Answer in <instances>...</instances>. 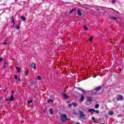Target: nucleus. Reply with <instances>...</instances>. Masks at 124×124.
Returning <instances> with one entry per match:
<instances>
[{"label": "nucleus", "instance_id": "f8f14e48", "mask_svg": "<svg viewBox=\"0 0 124 124\" xmlns=\"http://www.w3.org/2000/svg\"><path fill=\"white\" fill-rule=\"evenodd\" d=\"M8 63L6 62H4V65H3V68H6L8 65Z\"/></svg>", "mask_w": 124, "mask_h": 124}, {"label": "nucleus", "instance_id": "39448f33", "mask_svg": "<svg viewBox=\"0 0 124 124\" xmlns=\"http://www.w3.org/2000/svg\"><path fill=\"white\" fill-rule=\"evenodd\" d=\"M88 112H89V113H91L92 114H93V113H94V112H95V110H94V109L93 108H90L88 109Z\"/></svg>", "mask_w": 124, "mask_h": 124}, {"label": "nucleus", "instance_id": "f257e3e1", "mask_svg": "<svg viewBox=\"0 0 124 124\" xmlns=\"http://www.w3.org/2000/svg\"><path fill=\"white\" fill-rule=\"evenodd\" d=\"M61 120L62 122H66L67 121V117L65 114H63L61 116Z\"/></svg>", "mask_w": 124, "mask_h": 124}, {"label": "nucleus", "instance_id": "f03ea898", "mask_svg": "<svg viewBox=\"0 0 124 124\" xmlns=\"http://www.w3.org/2000/svg\"><path fill=\"white\" fill-rule=\"evenodd\" d=\"M87 105H90L92 104V98L91 97H88L87 99Z\"/></svg>", "mask_w": 124, "mask_h": 124}, {"label": "nucleus", "instance_id": "4468645a", "mask_svg": "<svg viewBox=\"0 0 124 124\" xmlns=\"http://www.w3.org/2000/svg\"><path fill=\"white\" fill-rule=\"evenodd\" d=\"M72 104L74 107H77V103H76V102H73L72 103Z\"/></svg>", "mask_w": 124, "mask_h": 124}, {"label": "nucleus", "instance_id": "58836bf2", "mask_svg": "<svg viewBox=\"0 0 124 124\" xmlns=\"http://www.w3.org/2000/svg\"><path fill=\"white\" fill-rule=\"evenodd\" d=\"M13 93H14V91H12V93L13 94Z\"/></svg>", "mask_w": 124, "mask_h": 124}, {"label": "nucleus", "instance_id": "7ed1b4c3", "mask_svg": "<svg viewBox=\"0 0 124 124\" xmlns=\"http://www.w3.org/2000/svg\"><path fill=\"white\" fill-rule=\"evenodd\" d=\"M5 100H6L7 101H13V100H14V98L13 97V94H12L9 99H6Z\"/></svg>", "mask_w": 124, "mask_h": 124}, {"label": "nucleus", "instance_id": "c756f323", "mask_svg": "<svg viewBox=\"0 0 124 124\" xmlns=\"http://www.w3.org/2000/svg\"><path fill=\"white\" fill-rule=\"evenodd\" d=\"M31 102H32V100H31L28 101V103H31Z\"/></svg>", "mask_w": 124, "mask_h": 124}, {"label": "nucleus", "instance_id": "423d86ee", "mask_svg": "<svg viewBox=\"0 0 124 124\" xmlns=\"http://www.w3.org/2000/svg\"><path fill=\"white\" fill-rule=\"evenodd\" d=\"M62 96L64 99H67L68 98V96H67V95L65 94L64 93H62Z\"/></svg>", "mask_w": 124, "mask_h": 124}, {"label": "nucleus", "instance_id": "c9c22d12", "mask_svg": "<svg viewBox=\"0 0 124 124\" xmlns=\"http://www.w3.org/2000/svg\"><path fill=\"white\" fill-rule=\"evenodd\" d=\"M95 120V118L93 117L92 118V121H94Z\"/></svg>", "mask_w": 124, "mask_h": 124}, {"label": "nucleus", "instance_id": "5701e85b", "mask_svg": "<svg viewBox=\"0 0 124 124\" xmlns=\"http://www.w3.org/2000/svg\"><path fill=\"white\" fill-rule=\"evenodd\" d=\"M84 28L85 31H88V28L86 27V25H84Z\"/></svg>", "mask_w": 124, "mask_h": 124}, {"label": "nucleus", "instance_id": "37998d69", "mask_svg": "<svg viewBox=\"0 0 124 124\" xmlns=\"http://www.w3.org/2000/svg\"><path fill=\"white\" fill-rule=\"evenodd\" d=\"M64 92H65V91H64Z\"/></svg>", "mask_w": 124, "mask_h": 124}, {"label": "nucleus", "instance_id": "79ce46f5", "mask_svg": "<svg viewBox=\"0 0 124 124\" xmlns=\"http://www.w3.org/2000/svg\"><path fill=\"white\" fill-rule=\"evenodd\" d=\"M4 92H5V90H4Z\"/></svg>", "mask_w": 124, "mask_h": 124}, {"label": "nucleus", "instance_id": "6ab92c4d", "mask_svg": "<svg viewBox=\"0 0 124 124\" xmlns=\"http://www.w3.org/2000/svg\"><path fill=\"white\" fill-rule=\"evenodd\" d=\"M95 109H98V108H99V104L95 105Z\"/></svg>", "mask_w": 124, "mask_h": 124}, {"label": "nucleus", "instance_id": "2f4dec72", "mask_svg": "<svg viewBox=\"0 0 124 124\" xmlns=\"http://www.w3.org/2000/svg\"><path fill=\"white\" fill-rule=\"evenodd\" d=\"M3 61V59L2 58H0V62H2Z\"/></svg>", "mask_w": 124, "mask_h": 124}, {"label": "nucleus", "instance_id": "cd10ccee", "mask_svg": "<svg viewBox=\"0 0 124 124\" xmlns=\"http://www.w3.org/2000/svg\"><path fill=\"white\" fill-rule=\"evenodd\" d=\"M15 79H18V76H17V75H16L14 77Z\"/></svg>", "mask_w": 124, "mask_h": 124}, {"label": "nucleus", "instance_id": "2eb2a0df", "mask_svg": "<svg viewBox=\"0 0 124 124\" xmlns=\"http://www.w3.org/2000/svg\"><path fill=\"white\" fill-rule=\"evenodd\" d=\"M76 10V8H74V9H72L70 12H69V14H72V12H73V11Z\"/></svg>", "mask_w": 124, "mask_h": 124}, {"label": "nucleus", "instance_id": "7c9ffc66", "mask_svg": "<svg viewBox=\"0 0 124 124\" xmlns=\"http://www.w3.org/2000/svg\"><path fill=\"white\" fill-rule=\"evenodd\" d=\"M69 107H71L72 106V103L68 104Z\"/></svg>", "mask_w": 124, "mask_h": 124}, {"label": "nucleus", "instance_id": "f704fd0d", "mask_svg": "<svg viewBox=\"0 0 124 124\" xmlns=\"http://www.w3.org/2000/svg\"><path fill=\"white\" fill-rule=\"evenodd\" d=\"M25 74L27 76V75H28V72L27 71H25Z\"/></svg>", "mask_w": 124, "mask_h": 124}, {"label": "nucleus", "instance_id": "20e7f679", "mask_svg": "<svg viewBox=\"0 0 124 124\" xmlns=\"http://www.w3.org/2000/svg\"><path fill=\"white\" fill-rule=\"evenodd\" d=\"M79 115L81 119H85V115L83 113V111H79Z\"/></svg>", "mask_w": 124, "mask_h": 124}, {"label": "nucleus", "instance_id": "9d476101", "mask_svg": "<svg viewBox=\"0 0 124 124\" xmlns=\"http://www.w3.org/2000/svg\"><path fill=\"white\" fill-rule=\"evenodd\" d=\"M78 16H79V17H81V16L82 15V13H81L80 10H78Z\"/></svg>", "mask_w": 124, "mask_h": 124}, {"label": "nucleus", "instance_id": "0eeeda50", "mask_svg": "<svg viewBox=\"0 0 124 124\" xmlns=\"http://www.w3.org/2000/svg\"><path fill=\"white\" fill-rule=\"evenodd\" d=\"M123 97L122 95H119L117 96V100H122L123 99Z\"/></svg>", "mask_w": 124, "mask_h": 124}, {"label": "nucleus", "instance_id": "6e6552de", "mask_svg": "<svg viewBox=\"0 0 124 124\" xmlns=\"http://www.w3.org/2000/svg\"><path fill=\"white\" fill-rule=\"evenodd\" d=\"M49 112L50 115H53V114H54V110H53V108H49Z\"/></svg>", "mask_w": 124, "mask_h": 124}, {"label": "nucleus", "instance_id": "c85d7f7f", "mask_svg": "<svg viewBox=\"0 0 124 124\" xmlns=\"http://www.w3.org/2000/svg\"><path fill=\"white\" fill-rule=\"evenodd\" d=\"M115 2H116V0H111V3H114Z\"/></svg>", "mask_w": 124, "mask_h": 124}, {"label": "nucleus", "instance_id": "473e14b6", "mask_svg": "<svg viewBox=\"0 0 124 124\" xmlns=\"http://www.w3.org/2000/svg\"><path fill=\"white\" fill-rule=\"evenodd\" d=\"M111 19H113L114 20H117V18L116 17H112Z\"/></svg>", "mask_w": 124, "mask_h": 124}, {"label": "nucleus", "instance_id": "393cba45", "mask_svg": "<svg viewBox=\"0 0 124 124\" xmlns=\"http://www.w3.org/2000/svg\"><path fill=\"white\" fill-rule=\"evenodd\" d=\"M16 30H19L20 29V27H19V26L17 25L16 26Z\"/></svg>", "mask_w": 124, "mask_h": 124}, {"label": "nucleus", "instance_id": "dca6fc26", "mask_svg": "<svg viewBox=\"0 0 124 124\" xmlns=\"http://www.w3.org/2000/svg\"><path fill=\"white\" fill-rule=\"evenodd\" d=\"M47 102L48 103H53V102H54V100L52 99H50V100H47Z\"/></svg>", "mask_w": 124, "mask_h": 124}, {"label": "nucleus", "instance_id": "aec40b11", "mask_svg": "<svg viewBox=\"0 0 124 124\" xmlns=\"http://www.w3.org/2000/svg\"><path fill=\"white\" fill-rule=\"evenodd\" d=\"M101 89V87L100 86L96 88V91H99V90H100Z\"/></svg>", "mask_w": 124, "mask_h": 124}, {"label": "nucleus", "instance_id": "b1692460", "mask_svg": "<svg viewBox=\"0 0 124 124\" xmlns=\"http://www.w3.org/2000/svg\"><path fill=\"white\" fill-rule=\"evenodd\" d=\"M95 92H96L95 90L93 91L92 93V94H95V93H96Z\"/></svg>", "mask_w": 124, "mask_h": 124}, {"label": "nucleus", "instance_id": "a211bd4d", "mask_svg": "<svg viewBox=\"0 0 124 124\" xmlns=\"http://www.w3.org/2000/svg\"><path fill=\"white\" fill-rule=\"evenodd\" d=\"M20 18L22 19V21H26V18H25V16H22Z\"/></svg>", "mask_w": 124, "mask_h": 124}, {"label": "nucleus", "instance_id": "ea45409f", "mask_svg": "<svg viewBox=\"0 0 124 124\" xmlns=\"http://www.w3.org/2000/svg\"><path fill=\"white\" fill-rule=\"evenodd\" d=\"M42 0V1H44V0Z\"/></svg>", "mask_w": 124, "mask_h": 124}, {"label": "nucleus", "instance_id": "bb28decb", "mask_svg": "<svg viewBox=\"0 0 124 124\" xmlns=\"http://www.w3.org/2000/svg\"><path fill=\"white\" fill-rule=\"evenodd\" d=\"M16 68L17 70V72H20V68L16 67Z\"/></svg>", "mask_w": 124, "mask_h": 124}, {"label": "nucleus", "instance_id": "a878e982", "mask_svg": "<svg viewBox=\"0 0 124 124\" xmlns=\"http://www.w3.org/2000/svg\"><path fill=\"white\" fill-rule=\"evenodd\" d=\"M89 41H93V38L91 37L90 38H89Z\"/></svg>", "mask_w": 124, "mask_h": 124}, {"label": "nucleus", "instance_id": "f3484780", "mask_svg": "<svg viewBox=\"0 0 124 124\" xmlns=\"http://www.w3.org/2000/svg\"><path fill=\"white\" fill-rule=\"evenodd\" d=\"M12 19H13L12 22L13 23V27H14V25H15V22H14V18L13 17H12Z\"/></svg>", "mask_w": 124, "mask_h": 124}, {"label": "nucleus", "instance_id": "9b49d317", "mask_svg": "<svg viewBox=\"0 0 124 124\" xmlns=\"http://www.w3.org/2000/svg\"><path fill=\"white\" fill-rule=\"evenodd\" d=\"M31 67L34 68V69H35V68H36V65H35V63H32L31 64Z\"/></svg>", "mask_w": 124, "mask_h": 124}, {"label": "nucleus", "instance_id": "e433bc0d", "mask_svg": "<svg viewBox=\"0 0 124 124\" xmlns=\"http://www.w3.org/2000/svg\"><path fill=\"white\" fill-rule=\"evenodd\" d=\"M121 72H122V69H120V70H119V73H121Z\"/></svg>", "mask_w": 124, "mask_h": 124}, {"label": "nucleus", "instance_id": "a19ab883", "mask_svg": "<svg viewBox=\"0 0 124 124\" xmlns=\"http://www.w3.org/2000/svg\"><path fill=\"white\" fill-rule=\"evenodd\" d=\"M18 81H20V79H18Z\"/></svg>", "mask_w": 124, "mask_h": 124}, {"label": "nucleus", "instance_id": "72a5a7b5", "mask_svg": "<svg viewBox=\"0 0 124 124\" xmlns=\"http://www.w3.org/2000/svg\"><path fill=\"white\" fill-rule=\"evenodd\" d=\"M95 112L96 113V114H98L99 113V111H98V110H95Z\"/></svg>", "mask_w": 124, "mask_h": 124}, {"label": "nucleus", "instance_id": "4be33fe9", "mask_svg": "<svg viewBox=\"0 0 124 124\" xmlns=\"http://www.w3.org/2000/svg\"><path fill=\"white\" fill-rule=\"evenodd\" d=\"M37 79L38 80H41V77L38 76L37 77Z\"/></svg>", "mask_w": 124, "mask_h": 124}, {"label": "nucleus", "instance_id": "4c0bfd02", "mask_svg": "<svg viewBox=\"0 0 124 124\" xmlns=\"http://www.w3.org/2000/svg\"><path fill=\"white\" fill-rule=\"evenodd\" d=\"M82 93H85V91H84L83 90H82Z\"/></svg>", "mask_w": 124, "mask_h": 124}, {"label": "nucleus", "instance_id": "1a4fd4ad", "mask_svg": "<svg viewBox=\"0 0 124 124\" xmlns=\"http://www.w3.org/2000/svg\"><path fill=\"white\" fill-rule=\"evenodd\" d=\"M84 100V95H80V98L79 99V102H82Z\"/></svg>", "mask_w": 124, "mask_h": 124}, {"label": "nucleus", "instance_id": "ddd939ff", "mask_svg": "<svg viewBox=\"0 0 124 124\" xmlns=\"http://www.w3.org/2000/svg\"><path fill=\"white\" fill-rule=\"evenodd\" d=\"M108 115H109L110 116H112L113 115H114V112L112 111H110L108 112Z\"/></svg>", "mask_w": 124, "mask_h": 124}, {"label": "nucleus", "instance_id": "412c9836", "mask_svg": "<svg viewBox=\"0 0 124 124\" xmlns=\"http://www.w3.org/2000/svg\"><path fill=\"white\" fill-rule=\"evenodd\" d=\"M3 44L4 45H7V42H6V41H4V42H3Z\"/></svg>", "mask_w": 124, "mask_h": 124}]
</instances>
